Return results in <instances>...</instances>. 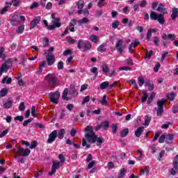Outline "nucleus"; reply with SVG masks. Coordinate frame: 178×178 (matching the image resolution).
<instances>
[{
	"mask_svg": "<svg viewBox=\"0 0 178 178\" xmlns=\"http://www.w3.org/2000/svg\"><path fill=\"white\" fill-rule=\"evenodd\" d=\"M87 141L90 144H95L97 143V135L94 132V128L88 126L85 129V138H82V147H86V149L91 148V145L87 144Z\"/></svg>",
	"mask_w": 178,
	"mask_h": 178,
	"instance_id": "obj_1",
	"label": "nucleus"
},
{
	"mask_svg": "<svg viewBox=\"0 0 178 178\" xmlns=\"http://www.w3.org/2000/svg\"><path fill=\"white\" fill-rule=\"evenodd\" d=\"M45 80L51 88H55L59 86V79L53 74H47L45 77Z\"/></svg>",
	"mask_w": 178,
	"mask_h": 178,
	"instance_id": "obj_2",
	"label": "nucleus"
},
{
	"mask_svg": "<svg viewBox=\"0 0 178 178\" xmlns=\"http://www.w3.org/2000/svg\"><path fill=\"white\" fill-rule=\"evenodd\" d=\"M51 24L49 25V31H52V30H55V29H59L62 26V23L60 22V18H56L55 17V13H52L51 15Z\"/></svg>",
	"mask_w": 178,
	"mask_h": 178,
	"instance_id": "obj_3",
	"label": "nucleus"
},
{
	"mask_svg": "<svg viewBox=\"0 0 178 178\" xmlns=\"http://www.w3.org/2000/svg\"><path fill=\"white\" fill-rule=\"evenodd\" d=\"M59 98H60V92H59V90H56V92H51L49 94V99L53 104H56V105L59 104Z\"/></svg>",
	"mask_w": 178,
	"mask_h": 178,
	"instance_id": "obj_4",
	"label": "nucleus"
},
{
	"mask_svg": "<svg viewBox=\"0 0 178 178\" xmlns=\"http://www.w3.org/2000/svg\"><path fill=\"white\" fill-rule=\"evenodd\" d=\"M10 67H12V59H8L1 64L0 67V76H2L3 73H8Z\"/></svg>",
	"mask_w": 178,
	"mask_h": 178,
	"instance_id": "obj_5",
	"label": "nucleus"
},
{
	"mask_svg": "<svg viewBox=\"0 0 178 178\" xmlns=\"http://www.w3.org/2000/svg\"><path fill=\"white\" fill-rule=\"evenodd\" d=\"M151 20H157L159 24H165V17L163 14H157L156 13L152 11L150 13Z\"/></svg>",
	"mask_w": 178,
	"mask_h": 178,
	"instance_id": "obj_6",
	"label": "nucleus"
},
{
	"mask_svg": "<svg viewBox=\"0 0 178 178\" xmlns=\"http://www.w3.org/2000/svg\"><path fill=\"white\" fill-rule=\"evenodd\" d=\"M77 48L78 49H83V52H86V51H90V49L92 48V44L90 42L80 40H79Z\"/></svg>",
	"mask_w": 178,
	"mask_h": 178,
	"instance_id": "obj_7",
	"label": "nucleus"
},
{
	"mask_svg": "<svg viewBox=\"0 0 178 178\" xmlns=\"http://www.w3.org/2000/svg\"><path fill=\"white\" fill-rule=\"evenodd\" d=\"M58 137V131L56 130L53 131L49 135L47 139L48 144H52L56 138Z\"/></svg>",
	"mask_w": 178,
	"mask_h": 178,
	"instance_id": "obj_8",
	"label": "nucleus"
},
{
	"mask_svg": "<svg viewBox=\"0 0 178 178\" xmlns=\"http://www.w3.org/2000/svg\"><path fill=\"white\" fill-rule=\"evenodd\" d=\"M60 168V163L58 161H53V165L51 166V172L49 173V176H52L56 173V170Z\"/></svg>",
	"mask_w": 178,
	"mask_h": 178,
	"instance_id": "obj_9",
	"label": "nucleus"
},
{
	"mask_svg": "<svg viewBox=\"0 0 178 178\" xmlns=\"http://www.w3.org/2000/svg\"><path fill=\"white\" fill-rule=\"evenodd\" d=\"M40 22H41V17L40 16H37L35 17L31 22L30 24V30H31L32 29H34L35 27H36V26L38 24H40Z\"/></svg>",
	"mask_w": 178,
	"mask_h": 178,
	"instance_id": "obj_10",
	"label": "nucleus"
},
{
	"mask_svg": "<svg viewBox=\"0 0 178 178\" xmlns=\"http://www.w3.org/2000/svg\"><path fill=\"white\" fill-rule=\"evenodd\" d=\"M31 152V151L29 148L24 149L23 147H19L18 149V153L21 154L22 156H29Z\"/></svg>",
	"mask_w": 178,
	"mask_h": 178,
	"instance_id": "obj_11",
	"label": "nucleus"
},
{
	"mask_svg": "<svg viewBox=\"0 0 178 178\" xmlns=\"http://www.w3.org/2000/svg\"><path fill=\"white\" fill-rule=\"evenodd\" d=\"M161 38L164 40V41H166V40H170V41H174V40H176V35L175 34H166L163 33L161 35Z\"/></svg>",
	"mask_w": 178,
	"mask_h": 178,
	"instance_id": "obj_12",
	"label": "nucleus"
},
{
	"mask_svg": "<svg viewBox=\"0 0 178 178\" xmlns=\"http://www.w3.org/2000/svg\"><path fill=\"white\" fill-rule=\"evenodd\" d=\"M115 48L119 52V54H122L123 52V40H118L117 43L115 44Z\"/></svg>",
	"mask_w": 178,
	"mask_h": 178,
	"instance_id": "obj_13",
	"label": "nucleus"
},
{
	"mask_svg": "<svg viewBox=\"0 0 178 178\" xmlns=\"http://www.w3.org/2000/svg\"><path fill=\"white\" fill-rule=\"evenodd\" d=\"M157 12H161V15H166L168 13V11L166 10V8H165V5L163 3L159 4V6L156 9Z\"/></svg>",
	"mask_w": 178,
	"mask_h": 178,
	"instance_id": "obj_14",
	"label": "nucleus"
},
{
	"mask_svg": "<svg viewBox=\"0 0 178 178\" xmlns=\"http://www.w3.org/2000/svg\"><path fill=\"white\" fill-rule=\"evenodd\" d=\"M47 62L48 66H52V65L55 63V56L48 55L47 56Z\"/></svg>",
	"mask_w": 178,
	"mask_h": 178,
	"instance_id": "obj_15",
	"label": "nucleus"
},
{
	"mask_svg": "<svg viewBox=\"0 0 178 178\" xmlns=\"http://www.w3.org/2000/svg\"><path fill=\"white\" fill-rule=\"evenodd\" d=\"M145 129V127H139L138 128H137V129L135 131L136 137H138V138H140V137L144 132Z\"/></svg>",
	"mask_w": 178,
	"mask_h": 178,
	"instance_id": "obj_16",
	"label": "nucleus"
},
{
	"mask_svg": "<svg viewBox=\"0 0 178 178\" xmlns=\"http://www.w3.org/2000/svg\"><path fill=\"white\" fill-rule=\"evenodd\" d=\"M10 23L11 26H17V24L20 23V21H19V19L17 18V15L13 16L10 19Z\"/></svg>",
	"mask_w": 178,
	"mask_h": 178,
	"instance_id": "obj_17",
	"label": "nucleus"
},
{
	"mask_svg": "<svg viewBox=\"0 0 178 178\" xmlns=\"http://www.w3.org/2000/svg\"><path fill=\"white\" fill-rule=\"evenodd\" d=\"M5 5L6 6H4L0 11V15H5V13L8 12V9H9V7L12 6V3L6 1Z\"/></svg>",
	"mask_w": 178,
	"mask_h": 178,
	"instance_id": "obj_18",
	"label": "nucleus"
},
{
	"mask_svg": "<svg viewBox=\"0 0 178 178\" xmlns=\"http://www.w3.org/2000/svg\"><path fill=\"white\" fill-rule=\"evenodd\" d=\"M175 138V135L170 134H168L165 133V143L166 144H172V141H173V138Z\"/></svg>",
	"mask_w": 178,
	"mask_h": 178,
	"instance_id": "obj_19",
	"label": "nucleus"
},
{
	"mask_svg": "<svg viewBox=\"0 0 178 178\" xmlns=\"http://www.w3.org/2000/svg\"><path fill=\"white\" fill-rule=\"evenodd\" d=\"M62 99L63 101H70V97H69V90H64L62 93Z\"/></svg>",
	"mask_w": 178,
	"mask_h": 178,
	"instance_id": "obj_20",
	"label": "nucleus"
},
{
	"mask_svg": "<svg viewBox=\"0 0 178 178\" xmlns=\"http://www.w3.org/2000/svg\"><path fill=\"white\" fill-rule=\"evenodd\" d=\"M76 95H79L77 90H68V96L70 97V99L71 98H74V97H76Z\"/></svg>",
	"mask_w": 178,
	"mask_h": 178,
	"instance_id": "obj_21",
	"label": "nucleus"
},
{
	"mask_svg": "<svg viewBox=\"0 0 178 178\" xmlns=\"http://www.w3.org/2000/svg\"><path fill=\"white\" fill-rule=\"evenodd\" d=\"M102 127L104 129V130H108L109 129V124H111V122L108 121L107 120L102 122L100 123Z\"/></svg>",
	"mask_w": 178,
	"mask_h": 178,
	"instance_id": "obj_22",
	"label": "nucleus"
},
{
	"mask_svg": "<svg viewBox=\"0 0 178 178\" xmlns=\"http://www.w3.org/2000/svg\"><path fill=\"white\" fill-rule=\"evenodd\" d=\"M178 16V8H172V13L171 15V18L172 20H176L177 19Z\"/></svg>",
	"mask_w": 178,
	"mask_h": 178,
	"instance_id": "obj_23",
	"label": "nucleus"
},
{
	"mask_svg": "<svg viewBox=\"0 0 178 178\" xmlns=\"http://www.w3.org/2000/svg\"><path fill=\"white\" fill-rule=\"evenodd\" d=\"M142 103L144 104V102H147V99H148V92H147V90H143L142 92Z\"/></svg>",
	"mask_w": 178,
	"mask_h": 178,
	"instance_id": "obj_24",
	"label": "nucleus"
},
{
	"mask_svg": "<svg viewBox=\"0 0 178 178\" xmlns=\"http://www.w3.org/2000/svg\"><path fill=\"white\" fill-rule=\"evenodd\" d=\"M90 20L87 17H83L78 21L79 26H83V24H87Z\"/></svg>",
	"mask_w": 178,
	"mask_h": 178,
	"instance_id": "obj_25",
	"label": "nucleus"
},
{
	"mask_svg": "<svg viewBox=\"0 0 178 178\" xmlns=\"http://www.w3.org/2000/svg\"><path fill=\"white\" fill-rule=\"evenodd\" d=\"M145 87H147L148 90H154V83L149 82V80H146L145 82Z\"/></svg>",
	"mask_w": 178,
	"mask_h": 178,
	"instance_id": "obj_26",
	"label": "nucleus"
},
{
	"mask_svg": "<svg viewBox=\"0 0 178 178\" xmlns=\"http://www.w3.org/2000/svg\"><path fill=\"white\" fill-rule=\"evenodd\" d=\"M1 83L3 84H5V83H6L7 84H10V83H12V78L6 76L2 79Z\"/></svg>",
	"mask_w": 178,
	"mask_h": 178,
	"instance_id": "obj_27",
	"label": "nucleus"
},
{
	"mask_svg": "<svg viewBox=\"0 0 178 178\" xmlns=\"http://www.w3.org/2000/svg\"><path fill=\"white\" fill-rule=\"evenodd\" d=\"M165 104L166 99H162L161 100L157 102V106L158 108H163V105H165Z\"/></svg>",
	"mask_w": 178,
	"mask_h": 178,
	"instance_id": "obj_28",
	"label": "nucleus"
},
{
	"mask_svg": "<svg viewBox=\"0 0 178 178\" xmlns=\"http://www.w3.org/2000/svg\"><path fill=\"white\" fill-rule=\"evenodd\" d=\"M109 88V82H108V81L102 82L100 84L101 90H106V88Z\"/></svg>",
	"mask_w": 178,
	"mask_h": 178,
	"instance_id": "obj_29",
	"label": "nucleus"
},
{
	"mask_svg": "<svg viewBox=\"0 0 178 178\" xmlns=\"http://www.w3.org/2000/svg\"><path fill=\"white\" fill-rule=\"evenodd\" d=\"M144 83H145V80L143 76H139L138 78V84H139V87H143L144 86Z\"/></svg>",
	"mask_w": 178,
	"mask_h": 178,
	"instance_id": "obj_30",
	"label": "nucleus"
},
{
	"mask_svg": "<svg viewBox=\"0 0 178 178\" xmlns=\"http://www.w3.org/2000/svg\"><path fill=\"white\" fill-rule=\"evenodd\" d=\"M129 134V129H124L120 132V137L124 138Z\"/></svg>",
	"mask_w": 178,
	"mask_h": 178,
	"instance_id": "obj_31",
	"label": "nucleus"
},
{
	"mask_svg": "<svg viewBox=\"0 0 178 178\" xmlns=\"http://www.w3.org/2000/svg\"><path fill=\"white\" fill-rule=\"evenodd\" d=\"M90 41H92V42H95V44H97L98 42V36L95 35H91L89 38Z\"/></svg>",
	"mask_w": 178,
	"mask_h": 178,
	"instance_id": "obj_32",
	"label": "nucleus"
},
{
	"mask_svg": "<svg viewBox=\"0 0 178 178\" xmlns=\"http://www.w3.org/2000/svg\"><path fill=\"white\" fill-rule=\"evenodd\" d=\"M66 133V131L62 129H60L59 131H58V138L60 139V140H62V138H63V137H65V134Z\"/></svg>",
	"mask_w": 178,
	"mask_h": 178,
	"instance_id": "obj_33",
	"label": "nucleus"
},
{
	"mask_svg": "<svg viewBox=\"0 0 178 178\" xmlns=\"http://www.w3.org/2000/svg\"><path fill=\"white\" fill-rule=\"evenodd\" d=\"M155 95H156L155 92H152L150 95V96L148 98L147 102V105H150L151 102H152V101H154V98H155Z\"/></svg>",
	"mask_w": 178,
	"mask_h": 178,
	"instance_id": "obj_34",
	"label": "nucleus"
},
{
	"mask_svg": "<svg viewBox=\"0 0 178 178\" xmlns=\"http://www.w3.org/2000/svg\"><path fill=\"white\" fill-rule=\"evenodd\" d=\"M165 140H166V133L163 134L159 139V144H163L165 143Z\"/></svg>",
	"mask_w": 178,
	"mask_h": 178,
	"instance_id": "obj_35",
	"label": "nucleus"
},
{
	"mask_svg": "<svg viewBox=\"0 0 178 178\" xmlns=\"http://www.w3.org/2000/svg\"><path fill=\"white\" fill-rule=\"evenodd\" d=\"M91 73H93L95 74V79H97V76H98V68L97 67H92L90 69Z\"/></svg>",
	"mask_w": 178,
	"mask_h": 178,
	"instance_id": "obj_36",
	"label": "nucleus"
},
{
	"mask_svg": "<svg viewBox=\"0 0 178 178\" xmlns=\"http://www.w3.org/2000/svg\"><path fill=\"white\" fill-rule=\"evenodd\" d=\"M3 106L5 108V109H9L10 108H12V100L7 101V102H6Z\"/></svg>",
	"mask_w": 178,
	"mask_h": 178,
	"instance_id": "obj_37",
	"label": "nucleus"
},
{
	"mask_svg": "<svg viewBox=\"0 0 178 178\" xmlns=\"http://www.w3.org/2000/svg\"><path fill=\"white\" fill-rule=\"evenodd\" d=\"M24 31V25L19 26L16 30V32L18 33V34H23Z\"/></svg>",
	"mask_w": 178,
	"mask_h": 178,
	"instance_id": "obj_38",
	"label": "nucleus"
},
{
	"mask_svg": "<svg viewBox=\"0 0 178 178\" xmlns=\"http://www.w3.org/2000/svg\"><path fill=\"white\" fill-rule=\"evenodd\" d=\"M174 168L171 169L170 170V175L172 176H175V175H177L178 172V167L177 165H173Z\"/></svg>",
	"mask_w": 178,
	"mask_h": 178,
	"instance_id": "obj_39",
	"label": "nucleus"
},
{
	"mask_svg": "<svg viewBox=\"0 0 178 178\" xmlns=\"http://www.w3.org/2000/svg\"><path fill=\"white\" fill-rule=\"evenodd\" d=\"M106 95H104L102 99L100 100V104H102V105H104V106H106L108 105V102H106Z\"/></svg>",
	"mask_w": 178,
	"mask_h": 178,
	"instance_id": "obj_40",
	"label": "nucleus"
},
{
	"mask_svg": "<svg viewBox=\"0 0 178 178\" xmlns=\"http://www.w3.org/2000/svg\"><path fill=\"white\" fill-rule=\"evenodd\" d=\"M175 97H176V95H175L174 92H171L167 95V98H168L170 101H175Z\"/></svg>",
	"mask_w": 178,
	"mask_h": 178,
	"instance_id": "obj_41",
	"label": "nucleus"
},
{
	"mask_svg": "<svg viewBox=\"0 0 178 178\" xmlns=\"http://www.w3.org/2000/svg\"><path fill=\"white\" fill-rule=\"evenodd\" d=\"M98 52H106V48L105 44H101L100 47H97Z\"/></svg>",
	"mask_w": 178,
	"mask_h": 178,
	"instance_id": "obj_42",
	"label": "nucleus"
},
{
	"mask_svg": "<svg viewBox=\"0 0 178 178\" xmlns=\"http://www.w3.org/2000/svg\"><path fill=\"white\" fill-rule=\"evenodd\" d=\"M84 1L79 0L77 3L78 9H83V8H84Z\"/></svg>",
	"mask_w": 178,
	"mask_h": 178,
	"instance_id": "obj_43",
	"label": "nucleus"
},
{
	"mask_svg": "<svg viewBox=\"0 0 178 178\" xmlns=\"http://www.w3.org/2000/svg\"><path fill=\"white\" fill-rule=\"evenodd\" d=\"M111 129H112V133L113 134H116L118 131V124H113L111 126Z\"/></svg>",
	"mask_w": 178,
	"mask_h": 178,
	"instance_id": "obj_44",
	"label": "nucleus"
},
{
	"mask_svg": "<svg viewBox=\"0 0 178 178\" xmlns=\"http://www.w3.org/2000/svg\"><path fill=\"white\" fill-rule=\"evenodd\" d=\"M96 142H97V147H99V145H101V144L104 143V139L102 137L98 138V136H97Z\"/></svg>",
	"mask_w": 178,
	"mask_h": 178,
	"instance_id": "obj_45",
	"label": "nucleus"
},
{
	"mask_svg": "<svg viewBox=\"0 0 178 178\" xmlns=\"http://www.w3.org/2000/svg\"><path fill=\"white\" fill-rule=\"evenodd\" d=\"M124 175H126V170L124 168H122L120 170V175H118V178H124Z\"/></svg>",
	"mask_w": 178,
	"mask_h": 178,
	"instance_id": "obj_46",
	"label": "nucleus"
},
{
	"mask_svg": "<svg viewBox=\"0 0 178 178\" xmlns=\"http://www.w3.org/2000/svg\"><path fill=\"white\" fill-rule=\"evenodd\" d=\"M145 126H149V123L151 122V117H149L148 115L145 116Z\"/></svg>",
	"mask_w": 178,
	"mask_h": 178,
	"instance_id": "obj_47",
	"label": "nucleus"
},
{
	"mask_svg": "<svg viewBox=\"0 0 178 178\" xmlns=\"http://www.w3.org/2000/svg\"><path fill=\"white\" fill-rule=\"evenodd\" d=\"M43 47H49V39L48 38H45L43 40Z\"/></svg>",
	"mask_w": 178,
	"mask_h": 178,
	"instance_id": "obj_48",
	"label": "nucleus"
},
{
	"mask_svg": "<svg viewBox=\"0 0 178 178\" xmlns=\"http://www.w3.org/2000/svg\"><path fill=\"white\" fill-rule=\"evenodd\" d=\"M153 42L156 47H159V38L155 36L153 39Z\"/></svg>",
	"mask_w": 178,
	"mask_h": 178,
	"instance_id": "obj_49",
	"label": "nucleus"
},
{
	"mask_svg": "<svg viewBox=\"0 0 178 178\" xmlns=\"http://www.w3.org/2000/svg\"><path fill=\"white\" fill-rule=\"evenodd\" d=\"M119 25H120V23H119V21H118V20H115V21H114V22L112 23V27H113V29H118V27H119Z\"/></svg>",
	"mask_w": 178,
	"mask_h": 178,
	"instance_id": "obj_50",
	"label": "nucleus"
},
{
	"mask_svg": "<svg viewBox=\"0 0 178 178\" xmlns=\"http://www.w3.org/2000/svg\"><path fill=\"white\" fill-rule=\"evenodd\" d=\"M152 54H153L152 50H150L149 51H148V50H146L145 58H147V59H151V56H152Z\"/></svg>",
	"mask_w": 178,
	"mask_h": 178,
	"instance_id": "obj_51",
	"label": "nucleus"
},
{
	"mask_svg": "<svg viewBox=\"0 0 178 178\" xmlns=\"http://www.w3.org/2000/svg\"><path fill=\"white\" fill-rule=\"evenodd\" d=\"M12 3L13 6L17 7L20 5V0H11V4Z\"/></svg>",
	"mask_w": 178,
	"mask_h": 178,
	"instance_id": "obj_52",
	"label": "nucleus"
},
{
	"mask_svg": "<svg viewBox=\"0 0 178 178\" xmlns=\"http://www.w3.org/2000/svg\"><path fill=\"white\" fill-rule=\"evenodd\" d=\"M129 83L130 84H131V86L134 87V88H136L137 90H138V86L137 85V83L136 82V81L130 79Z\"/></svg>",
	"mask_w": 178,
	"mask_h": 178,
	"instance_id": "obj_53",
	"label": "nucleus"
},
{
	"mask_svg": "<svg viewBox=\"0 0 178 178\" xmlns=\"http://www.w3.org/2000/svg\"><path fill=\"white\" fill-rule=\"evenodd\" d=\"M163 115V108H157V116H162Z\"/></svg>",
	"mask_w": 178,
	"mask_h": 178,
	"instance_id": "obj_54",
	"label": "nucleus"
},
{
	"mask_svg": "<svg viewBox=\"0 0 178 178\" xmlns=\"http://www.w3.org/2000/svg\"><path fill=\"white\" fill-rule=\"evenodd\" d=\"M31 115L33 118H37V116H38L37 113H35V106H32Z\"/></svg>",
	"mask_w": 178,
	"mask_h": 178,
	"instance_id": "obj_55",
	"label": "nucleus"
},
{
	"mask_svg": "<svg viewBox=\"0 0 178 178\" xmlns=\"http://www.w3.org/2000/svg\"><path fill=\"white\" fill-rule=\"evenodd\" d=\"M86 102H90V96H86L84 97L81 102V105H86Z\"/></svg>",
	"mask_w": 178,
	"mask_h": 178,
	"instance_id": "obj_56",
	"label": "nucleus"
},
{
	"mask_svg": "<svg viewBox=\"0 0 178 178\" xmlns=\"http://www.w3.org/2000/svg\"><path fill=\"white\" fill-rule=\"evenodd\" d=\"M58 159L60 160L61 163H63L65 161H66V158H65V156H63V154H62L58 155Z\"/></svg>",
	"mask_w": 178,
	"mask_h": 178,
	"instance_id": "obj_57",
	"label": "nucleus"
},
{
	"mask_svg": "<svg viewBox=\"0 0 178 178\" xmlns=\"http://www.w3.org/2000/svg\"><path fill=\"white\" fill-rule=\"evenodd\" d=\"M8 95V90H1L0 91V97H6Z\"/></svg>",
	"mask_w": 178,
	"mask_h": 178,
	"instance_id": "obj_58",
	"label": "nucleus"
},
{
	"mask_svg": "<svg viewBox=\"0 0 178 178\" xmlns=\"http://www.w3.org/2000/svg\"><path fill=\"white\" fill-rule=\"evenodd\" d=\"M38 6H39L38 2L35 1V2H33V3L31 5L30 9H31V10H33V9H34V8H38Z\"/></svg>",
	"mask_w": 178,
	"mask_h": 178,
	"instance_id": "obj_59",
	"label": "nucleus"
},
{
	"mask_svg": "<svg viewBox=\"0 0 178 178\" xmlns=\"http://www.w3.org/2000/svg\"><path fill=\"white\" fill-rule=\"evenodd\" d=\"M24 109H26V106H24V102H21L19 106V110L21 112H23V111H24Z\"/></svg>",
	"mask_w": 178,
	"mask_h": 178,
	"instance_id": "obj_60",
	"label": "nucleus"
},
{
	"mask_svg": "<svg viewBox=\"0 0 178 178\" xmlns=\"http://www.w3.org/2000/svg\"><path fill=\"white\" fill-rule=\"evenodd\" d=\"M14 120H19V122H23L24 120V117L22 115H17L15 117Z\"/></svg>",
	"mask_w": 178,
	"mask_h": 178,
	"instance_id": "obj_61",
	"label": "nucleus"
},
{
	"mask_svg": "<svg viewBox=\"0 0 178 178\" xmlns=\"http://www.w3.org/2000/svg\"><path fill=\"white\" fill-rule=\"evenodd\" d=\"M34 148H37V141L34 140L31 142L30 149H34Z\"/></svg>",
	"mask_w": 178,
	"mask_h": 178,
	"instance_id": "obj_62",
	"label": "nucleus"
},
{
	"mask_svg": "<svg viewBox=\"0 0 178 178\" xmlns=\"http://www.w3.org/2000/svg\"><path fill=\"white\" fill-rule=\"evenodd\" d=\"M57 67L58 70H63V62L59 61L57 65Z\"/></svg>",
	"mask_w": 178,
	"mask_h": 178,
	"instance_id": "obj_63",
	"label": "nucleus"
},
{
	"mask_svg": "<svg viewBox=\"0 0 178 178\" xmlns=\"http://www.w3.org/2000/svg\"><path fill=\"white\" fill-rule=\"evenodd\" d=\"M172 165L178 167V154L174 158Z\"/></svg>",
	"mask_w": 178,
	"mask_h": 178,
	"instance_id": "obj_64",
	"label": "nucleus"
}]
</instances>
